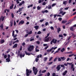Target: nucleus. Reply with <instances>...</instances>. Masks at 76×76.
<instances>
[{"label":"nucleus","mask_w":76,"mask_h":76,"mask_svg":"<svg viewBox=\"0 0 76 76\" xmlns=\"http://www.w3.org/2000/svg\"><path fill=\"white\" fill-rule=\"evenodd\" d=\"M32 69L35 75H36L37 74V73H38L37 68H36L35 67L33 66Z\"/></svg>","instance_id":"1"},{"label":"nucleus","mask_w":76,"mask_h":76,"mask_svg":"<svg viewBox=\"0 0 76 76\" xmlns=\"http://www.w3.org/2000/svg\"><path fill=\"white\" fill-rule=\"evenodd\" d=\"M34 48V46L32 45H30L29 47L28 48V51H32Z\"/></svg>","instance_id":"2"},{"label":"nucleus","mask_w":76,"mask_h":76,"mask_svg":"<svg viewBox=\"0 0 76 76\" xmlns=\"http://www.w3.org/2000/svg\"><path fill=\"white\" fill-rule=\"evenodd\" d=\"M26 75L27 76H29V74L32 73V71L30 70V69H26Z\"/></svg>","instance_id":"3"},{"label":"nucleus","mask_w":76,"mask_h":76,"mask_svg":"<svg viewBox=\"0 0 76 76\" xmlns=\"http://www.w3.org/2000/svg\"><path fill=\"white\" fill-rule=\"evenodd\" d=\"M24 23H25V21L23 20H22L20 21L18 23V25H23V24H24Z\"/></svg>","instance_id":"4"},{"label":"nucleus","mask_w":76,"mask_h":76,"mask_svg":"<svg viewBox=\"0 0 76 76\" xmlns=\"http://www.w3.org/2000/svg\"><path fill=\"white\" fill-rule=\"evenodd\" d=\"M12 36L13 37V38H16L18 36L17 34H15V31H12Z\"/></svg>","instance_id":"5"},{"label":"nucleus","mask_w":76,"mask_h":76,"mask_svg":"<svg viewBox=\"0 0 76 76\" xmlns=\"http://www.w3.org/2000/svg\"><path fill=\"white\" fill-rule=\"evenodd\" d=\"M56 69H57V71H59L60 69H61V67H60V65H58L56 68Z\"/></svg>","instance_id":"6"},{"label":"nucleus","mask_w":76,"mask_h":76,"mask_svg":"<svg viewBox=\"0 0 76 76\" xmlns=\"http://www.w3.org/2000/svg\"><path fill=\"white\" fill-rule=\"evenodd\" d=\"M51 41L53 43H54V44H56V43H57V40L56 39L55 40V39H53Z\"/></svg>","instance_id":"7"},{"label":"nucleus","mask_w":76,"mask_h":76,"mask_svg":"<svg viewBox=\"0 0 76 76\" xmlns=\"http://www.w3.org/2000/svg\"><path fill=\"white\" fill-rule=\"evenodd\" d=\"M53 49H54V47H52L50 50H47V52L48 53H49V52H51V51L52 50H53Z\"/></svg>","instance_id":"8"},{"label":"nucleus","mask_w":76,"mask_h":76,"mask_svg":"<svg viewBox=\"0 0 76 76\" xmlns=\"http://www.w3.org/2000/svg\"><path fill=\"white\" fill-rule=\"evenodd\" d=\"M25 53L26 55H28V56H30L31 54H32V55H33V54L32 53H28L26 51H25Z\"/></svg>","instance_id":"9"},{"label":"nucleus","mask_w":76,"mask_h":76,"mask_svg":"<svg viewBox=\"0 0 76 76\" xmlns=\"http://www.w3.org/2000/svg\"><path fill=\"white\" fill-rule=\"evenodd\" d=\"M67 73V70H65L64 72L63 73V74H62V75L63 76H65L66 75V73Z\"/></svg>","instance_id":"10"},{"label":"nucleus","mask_w":76,"mask_h":76,"mask_svg":"<svg viewBox=\"0 0 76 76\" xmlns=\"http://www.w3.org/2000/svg\"><path fill=\"white\" fill-rule=\"evenodd\" d=\"M4 42H5L4 40V39H1L0 41V43L1 44H3V43H4Z\"/></svg>","instance_id":"11"},{"label":"nucleus","mask_w":76,"mask_h":76,"mask_svg":"<svg viewBox=\"0 0 76 76\" xmlns=\"http://www.w3.org/2000/svg\"><path fill=\"white\" fill-rule=\"evenodd\" d=\"M60 58L63 61H64L66 60V58H65L64 57H61Z\"/></svg>","instance_id":"12"},{"label":"nucleus","mask_w":76,"mask_h":76,"mask_svg":"<svg viewBox=\"0 0 76 76\" xmlns=\"http://www.w3.org/2000/svg\"><path fill=\"white\" fill-rule=\"evenodd\" d=\"M34 28L36 30H38V28H39V26H34Z\"/></svg>","instance_id":"13"},{"label":"nucleus","mask_w":76,"mask_h":76,"mask_svg":"<svg viewBox=\"0 0 76 76\" xmlns=\"http://www.w3.org/2000/svg\"><path fill=\"white\" fill-rule=\"evenodd\" d=\"M49 39H50L49 38L45 39L44 40L45 42H48Z\"/></svg>","instance_id":"14"},{"label":"nucleus","mask_w":76,"mask_h":76,"mask_svg":"<svg viewBox=\"0 0 76 76\" xmlns=\"http://www.w3.org/2000/svg\"><path fill=\"white\" fill-rule=\"evenodd\" d=\"M67 1H64L63 2V4L65 6L67 4Z\"/></svg>","instance_id":"15"},{"label":"nucleus","mask_w":76,"mask_h":76,"mask_svg":"<svg viewBox=\"0 0 76 76\" xmlns=\"http://www.w3.org/2000/svg\"><path fill=\"white\" fill-rule=\"evenodd\" d=\"M57 32L58 33H59L60 32V31H61V28H57Z\"/></svg>","instance_id":"16"},{"label":"nucleus","mask_w":76,"mask_h":76,"mask_svg":"<svg viewBox=\"0 0 76 76\" xmlns=\"http://www.w3.org/2000/svg\"><path fill=\"white\" fill-rule=\"evenodd\" d=\"M74 28V27L73 26H71L70 28V31H74V29H73Z\"/></svg>","instance_id":"17"},{"label":"nucleus","mask_w":76,"mask_h":76,"mask_svg":"<svg viewBox=\"0 0 76 76\" xmlns=\"http://www.w3.org/2000/svg\"><path fill=\"white\" fill-rule=\"evenodd\" d=\"M24 9V7H22L21 8H19V10H19V12H20L22 11V9Z\"/></svg>","instance_id":"18"},{"label":"nucleus","mask_w":76,"mask_h":76,"mask_svg":"<svg viewBox=\"0 0 76 76\" xmlns=\"http://www.w3.org/2000/svg\"><path fill=\"white\" fill-rule=\"evenodd\" d=\"M6 60L7 61V62H10V59L9 58H7Z\"/></svg>","instance_id":"19"},{"label":"nucleus","mask_w":76,"mask_h":76,"mask_svg":"<svg viewBox=\"0 0 76 76\" xmlns=\"http://www.w3.org/2000/svg\"><path fill=\"white\" fill-rule=\"evenodd\" d=\"M17 46H18V44H15L13 46V48H16L17 47Z\"/></svg>","instance_id":"20"},{"label":"nucleus","mask_w":76,"mask_h":76,"mask_svg":"<svg viewBox=\"0 0 76 76\" xmlns=\"http://www.w3.org/2000/svg\"><path fill=\"white\" fill-rule=\"evenodd\" d=\"M28 35H31L32 34V31H30L29 32H28Z\"/></svg>","instance_id":"21"},{"label":"nucleus","mask_w":76,"mask_h":76,"mask_svg":"<svg viewBox=\"0 0 76 76\" xmlns=\"http://www.w3.org/2000/svg\"><path fill=\"white\" fill-rule=\"evenodd\" d=\"M61 67H63V69L64 70L65 69V66H64V65H61Z\"/></svg>","instance_id":"22"},{"label":"nucleus","mask_w":76,"mask_h":76,"mask_svg":"<svg viewBox=\"0 0 76 76\" xmlns=\"http://www.w3.org/2000/svg\"><path fill=\"white\" fill-rule=\"evenodd\" d=\"M41 7L39 6H38L37 7V9L38 10H39L41 9Z\"/></svg>","instance_id":"23"},{"label":"nucleus","mask_w":76,"mask_h":76,"mask_svg":"<svg viewBox=\"0 0 76 76\" xmlns=\"http://www.w3.org/2000/svg\"><path fill=\"white\" fill-rule=\"evenodd\" d=\"M0 27L1 29V30H2L3 29V24H1L0 26Z\"/></svg>","instance_id":"24"},{"label":"nucleus","mask_w":76,"mask_h":76,"mask_svg":"<svg viewBox=\"0 0 76 76\" xmlns=\"http://www.w3.org/2000/svg\"><path fill=\"white\" fill-rule=\"evenodd\" d=\"M47 60H48V58H47V57H45L44 58V61H47Z\"/></svg>","instance_id":"25"},{"label":"nucleus","mask_w":76,"mask_h":76,"mask_svg":"<svg viewBox=\"0 0 76 76\" xmlns=\"http://www.w3.org/2000/svg\"><path fill=\"white\" fill-rule=\"evenodd\" d=\"M13 6H14V4H12V5L10 7V9H13Z\"/></svg>","instance_id":"26"},{"label":"nucleus","mask_w":76,"mask_h":76,"mask_svg":"<svg viewBox=\"0 0 76 76\" xmlns=\"http://www.w3.org/2000/svg\"><path fill=\"white\" fill-rule=\"evenodd\" d=\"M44 0H39V3H41L42 1L43 2V1H44Z\"/></svg>","instance_id":"27"},{"label":"nucleus","mask_w":76,"mask_h":76,"mask_svg":"<svg viewBox=\"0 0 76 76\" xmlns=\"http://www.w3.org/2000/svg\"><path fill=\"white\" fill-rule=\"evenodd\" d=\"M32 6H33V4H32L31 5H30L28 6V9H29V8H30V7H32Z\"/></svg>","instance_id":"28"},{"label":"nucleus","mask_w":76,"mask_h":76,"mask_svg":"<svg viewBox=\"0 0 76 76\" xmlns=\"http://www.w3.org/2000/svg\"><path fill=\"white\" fill-rule=\"evenodd\" d=\"M65 51V49H64V48H63L61 50V52L62 53H63V51Z\"/></svg>","instance_id":"29"},{"label":"nucleus","mask_w":76,"mask_h":76,"mask_svg":"<svg viewBox=\"0 0 76 76\" xmlns=\"http://www.w3.org/2000/svg\"><path fill=\"white\" fill-rule=\"evenodd\" d=\"M66 22H67V20H63L62 21V23H65Z\"/></svg>","instance_id":"30"},{"label":"nucleus","mask_w":76,"mask_h":76,"mask_svg":"<svg viewBox=\"0 0 76 76\" xmlns=\"http://www.w3.org/2000/svg\"><path fill=\"white\" fill-rule=\"evenodd\" d=\"M48 65H50V64H53V62H51L48 63Z\"/></svg>","instance_id":"31"},{"label":"nucleus","mask_w":76,"mask_h":76,"mask_svg":"<svg viewBox=\"0 0 76 76\" xmlns=\"http://www.w3.org/2000/svg\"><path fill=\"white\" fill-rule=\"evenodd\" d=\"M42 33L41 32V31H39L38 32L37 34L39 35V34H42Z\"/></svg>","instance_id":"32"},{"label":"nucleus","mask_w":76,"mask_h":76,"mask_svg":"<svg viewBox=\"0 0 76 76\" xmlns=\"http://www.w3.org/2000/svg\"><path fill=\"white\" fill-rule=\"evenodd\" d=\"M10 26H13V22L12 21H11L10 22Z\"/></svg>","instance_id":"33"},{"label":"nucleus","mask_w":76,"mask_h":76,"mask_svg":"<svg viewBox=\"0 0 76 76\" xmlns=\"http://www.w3.org/2000/svg\"><path fill=\"white\" fill-rule=\"evenodd\" d=\"M11 16H12V18H14V14H13V13H12L11 14Z\"/></svg>","instance_id":"34"},{"label":"nucleus","mask_w":76,"mask_h":76,"mask_svg":"<svg viewBox=\"0 0 76 76\" xmlns=\"http://www.w3.org/2000/svg\"><path fill=\"white\" fill-rule=\"evenodd\" d=\"M46 4V3H45V2H44L42 3V5L43 6H45Z\"/></svg>","instance_id":"35"},{"label":"nucleus","mask_w":76,"mask_h":76,"mask_svg":"<svg viewBox=\"0 0 76 76\" xmlns=\"http://www.w3.org/2000/svg\"><path fill=\"white\" fill-rule=\"evenodd\" d=\"M74 54H72L69 55V57H72V56H74Z\"/></svg>","instance_id":"36"},{"label":"nucleus","mask_w":76,"mask_h":76,"mask_svg":"<svg viewBox=\"0 0 76 76\" xmlns=\"http://www.w3.org/2000/svg\"><path fill=\"white\" fill-rule=\"evenodd\" d=\"M22 45H23V46L24 47H25V45H26V44H25V42H23V43H22Z\"/></svg>","instance_id":"37"},{"label":"nucleus","mask_w":76,"mask_h":76,"mask_svg":"<svg viewBox=\"0 0 76 76\" xmlns=\"http://www.w3.org/2000/svg\"><path fill=\"white\" fill-rule=\"evenodd\" d=\"M22 56H23V54H20V57L21 58H22Z\"/></svg>","instance_id":"38"},{"label":"nucleus","mask_w":76,"mask_h":76,"mask_svg":"<svg viewBox=\"0 0 76 76\" xmlns=\"http://www.w3.org/2000/svg\"><path fill=\"white\" fill-rule=\"evenodd\" d=\"M36 42L37 44H40V42H39V41H37Z\"/></svg>","instance_id":"39"},{"label":"nucleus","mask_w":76,"mask_h":76,"mask_svg":"<svg viewBox=\"0 0 76 76\" xmlns=\"http://www.w3.org/2000/svg\"><path fill=\"white\" fill-rule=\"evenodd\" d=\"M73 67H74V65L73 64H72L71 66V69H73L74 68Z\"/></svg>","instance_id":"40"},{"label":"nucleus","mask_w":76,"mask_h":76,"mask_svg":"<svg viewBox=\"0 0 76 76\" xmlns=\"http://www.w3.org/2000/svg\"><path fill=\"white\" fill-rule=\"evenodd\" d=\"M46 72V70H44L42 72V73H45Z\"/></svg>","instance_id":"41"},{"label":"nucleus","mask_w":76,"mask_h":76,"mask_svg":"<svg viewBox=\"0 0 76 76\" xmlns=\"http://www.w3.org/2000/svg\"><path fill=\"white\" fill-rule=\"evenodd\" d=\"M58 20L59 21H61V20H62V18H58Z\"/></svg>","instance_id":"42"},{"label":"nucleus","mask_w":76,"mask_h":76,"mask_svg":"<svg viewBox=\"0 0 76 76\" xmlns=\"http://www.w3.org/2000/svg\"><path fill=\"white\" fill-rule=\"evenodd\" d=\"M39 61V59L38 58H36L35 59V61L36 62H38V61Z\"/></svg>","instance_id":"43"},{"label":"nucleus","mask_w":76,"mask_h":76,"mask_svg":"<svg viewBox=\"0 0 76 76\" xmlns=\"http://www.w3.org/2000/svg\"><path fill=\"white\" fill-rule=\"evenodd\" d=\"M16 21H15V20L14 22V26H16Z\"/></svg>","instance_id":"44"},{"label":"nucleus","mask_w":76,"mask_h":76,"mask_svg":"<svg viewBox=\"0 0 76 76\" xmlns=\"http://www.w3.org/2000/svg\"><path fill=\"white\" fill-rule=\"evenodd\" d=\"M63 12L62 11H61L59 13V15H60V14L63 13Z\"/></svg>","instance_id":"45"},{"label":"nucleus","mask_w":76,"mask_h":76,"mask_svg":"<svg viewBox=\"0 0 76 76\" xmlns=\"http://www.w3.org/2000/svg\"><path fill=\"white\" fill-rule=\"evenodd\" d=\"M66 12H64L62 13V16H63V15H65V14H66Z\"/></svg>","instance_id":"46"},{"label":"nucleus","mask_w":76,"mask_h":76,"mask_svg":"<svg viewBox=\"0 0 76 76\" xmlns=\"http://www.w3.org/2000/svg\"><path fill=\"white\" fill-rule=\"evenodd\" d=\"M47 76H50V73L49 72H48L47 74Z\"/></svg>","instance_id":"47"},{"label":"nucleus","mask_w":76,"mask_h":76,"mask_svg":"<svg viewBox=\"0 0 76 76\" xmlns=\"http://www.w3.org/2000/svg\"><path fill=\"white\" fill-rule=\"evenodd\" d=\"M52 59H53V57H52L50 58L49 60V61H51V60Z\"/></svg>","instance_id":"48"},{"label":"nucleus","mask_w":76,"mask_h":76,"mask_svg":"<svg viewBox=\"0 0 76 76\" xmlns=\"http://www.w3.org/2000/svg\"><path fill=\"white\" fill-rule=\"evenodd\" d=\"M67 64H68L70 66H71V65H72V64H73V63H67Z\"/></svg>","instance_id":"49"},{"label":"nucleus","mask_w":76,"mask_h":76,"mask_svg":"<svg viewBox=\"0 0 76 76\" xmlns=\"http://www.w3.org/2000/svg\"><path fill=\"white\" fill-rule=\"evenodd\" d=\"M22 46H21L20 47V51H22Z\"/></svg>","instance_id":"50"},{"label":"nucleus","mask_w":76,"mask_h":76,"mask_svg":"<svg viewBox=\"0 0 76 76\" xmlns=\"http://www.w3.org/2000/svg\"><path fill=\"white\" fill-rule=\"evenodd\" d=\"M57 58H55L54 59V60H53L54 62H56V60H57Z\"/></svg>","instance_id":"51"},{"label":"nucleus","mask_w":76,"mask_h":76,"mask_svg":"<svg viewBox=\"0 0 76 76\" xmlns=\"http://www.w3.org/2000/svg\"><path fill=\"white\" fill-rule=\"evenodd\" d=\"M35 50L36 52H39V50L37 49H35Z\"/></svg>","instance_id":"52"},{"label":"nucleus","mask_w":76,"mask_h":76,"mask_svg":"<svg viewBox=\"0 0 76 76\" xmlns=\"http://www.w3.org/2000/svg\"><path fill=\"white\" fill-rule=\"evenodd\" d=\"M4 58H7V55H4Z\"/></svg>","instance_id":"53"},{"label":"nucleus","mask_w":76,"mask_h":76,"mask_svg":"<svg viewBox=\"0 0 76 76\" xmlns=\"http://www.w3.org/2000/svg\"><path fill=\"white\" fill-rule=\"evenodd\" d=\"M56 4H53L52 5V7H54V6H56Z\"/></svg>","instance_id":"54"},{"label":"nucleus","mask_w":76,"mask_h":76,"mask_svg":"<svg viewBox=\"0 0 76 76\" xmlns=\"http://www.w3.org/2000/svg\"><path fill=\"white\" fill-rule=\"evenodd\" d=\"M44 20V19H43L42 20H40V22H42Z\"/></svg>","instance_id":"55"},{"label":"nucleus","mask_w":76,"mask_h":76,"mask_svg":"<svg viewBox=\"0 0 76 76\" xmlns=\"http://www.w3.org/2000/svg\"><path fill=\"white\" fill-rule=\"evenodd\" d=\"M69 7H66V8L64 9V10H68L69 9Z\"/></svg>","instance_id":"56"},{"label":"nucleus","mask_w":76,"mask_h":76,"mask_svg":"<svg viewBox=\"0 0 76 76\" xmlns=\"http://www.w3.org/2000/svg\"><path fill=\"white\" fill-rule=\"evenodd\" d=\"M59 37H63V35H62V34H59Z\"/></svg>","instance_id":"57"},{"label":"nucleus","mask_w":76,"mask_h":76,"mask_svg":"<svg viewBox=\"0 0 76 76\" xmlns=\"http://www.w3.org/2000/svg\"><path fill=\"white\" fill-rule=\"evenodd\" d=\"M51 8H52L51 6H48V9H51Z\"/></svg>","instance_id":"58"},{"label":"nucleus","mask_w":76,"mask_h":76,"mask_svg":"<svg viewBox=\"0 0 76 76\" xmlns=\"http://www.w3.org/2000/svg\"><path fill=\"white\" fill-rule=\"evenodd\" d=\"M48 11L47 10H45V13H48Z\"/></svg>","instance_id":"59"},{"label":"nucleus","mask_w":76,"mask_h":76,"mask_svg":"<svg viewBox=\"0 0 76 76\" xmlns=\"http://www.w3.org/2000/svg\"><path fill=\"white\" fill-rule=\"evenodd\" d=\"M16 2H17V4H19L20 3V2L19 1V0H16Z\"/></svg>","instance_id":"60"},{"label":"nucleus","mask_w":76,"mask_h":76,"mask_svg":"<svg viewBox=\"0 0 76 76\" xmlns=\"http://www.w3.org/2000/svg\"><path fill=\"white\" fill-rule=\"evenodd\" d=\"M50 28L51 29H52V30H54V27L53 26H51L50 27Z\"/></svg>","instance_id":"61"},{"label":"nucleus","mask_w":76,"mask_h":76,"mask_svg":"<svg viewBox=\"0 0 76 76\" xmlns=\"http://www.w3.org/2000/svg\"><path fill=\"white\" fill-rule=\"evenodd\" d=\"M4 19V17H3L2 18V21H3Z\"/></svg>","instance_id":"62"},{"label":"nucleus","mask_w":76,"mask_h":76,"mask_svg":"<svg viewBox=\"0 0 76 76\" xmlns=\"http://www.w3.org/2000/svg\"><path fill=\"white\" fill-rule=\"evenodd\" d=\"M56 76V73H53L52 74V76Z\"/></svg>","instance_id":"63"},{"label":"nucleus","mask_w":76,"mask_h":76,"mask_svg":"<svg viewBox=\"0 0 76 76\" xmlns=\"http://www.w3.org/2000/svg\"><path fill=\"white\" fill-rule=\"evenodd\" d=\"M74 57H75L74 58V59L76 60V54L74 55Z\"/></svg>","instance_id":"64"}]
</instances>
